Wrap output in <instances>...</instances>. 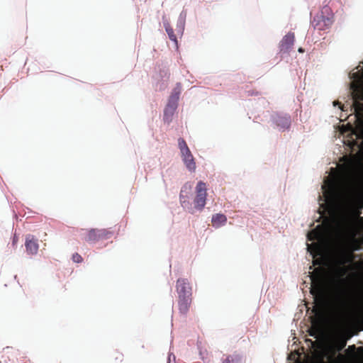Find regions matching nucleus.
Returning <instances> with one entry per match:
<instances>
[{"instance_id":"nucleus-7","label":"nucleus","mask_w":363,"mask_h":363,"mask_svg":"<svg viewBox=\"0 0 363 363\" xmlns=\"http://www.w3.org/2000/svg\"><path fill=\"white\" fill-rule=\"evenodd\" d=\"M322 13H326L327 15L325 16H319V30L328 28L333 23V14L329 7H324L322 10Z\"/></svg>"},{"instance_id":"nucleus-28","label":"nucleus","mask_w":363,"mask_h":363,"mask_svg":"<svg viewBox=\"0 0 363 363\" xmlns=\"http://www.w3.org/2000/svg\"><path fill=\"white\" fill-rule=\"evenodd\" d=\"M318 199H319V201H322V197L320 194H319Z\"/></svg>"},{"instance_id":"nucleus-8","label":"nucleus","mask_w":363,"mask_h":363,"mask_svg":"<svg viewBox=\"0 0 363 363\" xmlns=\"http://www.w3.org/2000/svg\"><path fill=\"white\" fill-rule=\"evenodd\" d=\"M352 98L354 106L356 109L363 111V85L357 86L352 91Z\"/></svg>"},{"instance_id":"nucleus-13","label":"nucleus","mask_w":363,"mask_h":363,"mask_svg":"<svg viewBox=\"0 0 363 363\" xmlns=\"http://www.w3.org/2000/svg\"><path fill=\"white\" fill-rule=\"evenodd\" d=\"M182 155L183 161H184L186 168L191 172H194L196 166V162H194V157H193L191 151H189V152H186V154L183 153V154H182Z\"/></svg>"},{"instance_id":"nucleus-25","label":"nucleus","mask_w":363,"mask_h":363,"mask_svg":"<svg viewBox=\"0 0 363 363\" xmlns=\"http://www.w3.org/2000/svg\"><path fill=\"white\" fill-rule=\"evenodd\" d=\"M348 223H349L348 219H347V218H344V219H343V223H344V225H347V224H348Z\"/></svg>"},{"instance_id":"nucleus-29","label":"nucleus","mask_w":363,"mask_h":363,"mask_svg":"<svg viewBox=\"0 0 363 363\" xmlns=\"http://www.w3.org/2000/svg\"><path fill=\"white\" fill-rule=\"evenodd\" d=\"M336 104H339L338 102H334V105L335 106Z\"/></svg>"},{"instance_id":"nucleus-15","label":"nucleus","mask_w":363,"mask_h":363,"mask_svg":"<svg viewBox=\"0 0 363 363\" xmlns=\"http://www.w3.org/2000/svg\"><path fill=\"white\" fill-rule=\"evenodd\" d=\"M98 229H91L84 235V240L86 242H96L100 240L99 236L98 235Z\"/></svg>"},{"instance_id":"nucleus-27","label":"nucleus","mask_w":363,"mask_h":363,"mask_svg":"<svg viewBox=\"0 0 363 363\" xmlns=\"http://www.w3.org/2000/svg\"><path fill=\"white\" fill-rule=\"evenodd\" d=\"M298 52H303L304 50H303V49L302 48H298Z\"/></svg>"},{"instance_id":"nucleus-16","label":"nucleus","mask_w":363,"mask_h":363,"mask_svg":"<svg viewBox=\"0 0 363 363\" xmlns=\"http://www.w3.org/2000/svg\"><path fill=\"white\" fill-rule=\"evenodd\" d=\"M181 91H182V86L180 84H177L176 85V86L174 88V89L172 90L168 101L178 104V101L179 99V95L181 94Z\"/></svg>"},{"instance_id":"nucleus-3","label":"nucleus","mask_w":363,"mask_h":363,"mask_svg":"<svg viewBox=\"0 0 363 363\" xmlns=\"http://www.w3.org/2000/svg\"><path fill=\"white\" fill-rule=\"evenodd\" d=\"M350 337V335L347 336L345 333L335 330L328 334L325 342L323 343V350L332 351L333 354L335 351L340 352L346 346Z\"/></svg>"},{"instance_id":"nucleus-18","label":"nucleus","mask_w":363,"mask_h":363,"mask_svg":"<svg viewBox=\"0 0 363 363\" xmlns=\"http://www.w3.org/2000/svg\"><path fill=\"white\" fill-rule=\"evenodd\" d=\"M357 347L354 345H350L347 349L345 350V352L347 356L350 359H354L357 357Z\"/></svg>"},{"instance_id":"nucleus-5","label":"nucleus","mask_w":363,"mask_h":363,"mask_svg":"<svg viewBox=\"0 0 363 363\" xmlns=\"http://www.w3.org/2000/svg\"><path fill=\"white\" fill-rule=\"evenodd\" d=\"M178 297H191L192 289L187 279L179 278L176 284Z\"/></svg>"},{"instance_id":"nucleus-21","label":"nucleus","mask_w":363,"mask_h":363,"mask_svg":"<svg viewBox=\"0 0 363 363\" xmlns=\"http://www.w3.org/2000/svg\"><path fill=\"white\" fill-rule=\"evenodd\" d=\"M240 360L238 355H228L223 362V363H238Z\"/></svg>"},{"instance_id":"nucleus-23","label":"nucleus","mask_w":363,"mask_h":363,"mask_svg":"<svg viewBox=\"0 0 363 363\" xmlns=\"http://www.w3.org/2000/svg\"><path fill=\"white\" fill-rule=\"evenodd\" d=\"M72 260L74 262L80 263L82 262V257L78 253H75L72 255Z\"/></svg>"},{"instance_id":"nucleus-1","label":"nucleus","mask_w":363,"mask_h":363,"mask_svg":"<svg viewBox=\"0 0 363 363\" xmlns=\"http://www.w3.org/2000/svg\"><path fill=\"white\" fill-rule=\"evenodd\" d=\"M322 217H319V363H342L345 361L344 354L335 351L323 350L322 330V225L320 224Z\"/></svg>"},{"instance_id":"nucleus-20","label":"nucleus","mask_w":363,"mask_h":363,"mask_svg":"<svg viewBox=\"0 0 363 363\" xmlns=\"http://www.w3.org/2000/svg\"><path fill=\"white\" fill-rule=\"evenodd\" d=\"M165 30L169 39L175 43H177V36L174 34L173 28L170 26L167 25L165 26Z\"/></svg>"},{"instance_id":"nucleus-10","label":"nucleus","mask_w":363,"mask_h":363,"mask_svg":"<svg viewBox=\"0 0 363 363\" xmlns=\"http://www.w3.org/2000/svg\"><path fill=\"white\" fill-rule=\"evenodd\" d=\"M25 246L26 252L30 255L37 254L39 248L38 240L35 239L34 236L28 235L26 237Z\"/></svg>"},{"instance_id":"nucleus-6","label":"nucleus","mask_w":363,"mask_h":363,"mask_svg":"<svg viewBox=\"0 0 363 363\" xmlns=\"http://www.w3.org/2000/svg\"><path fill=\"white\" fill-rule=\"evenodd\" d=\"M295 41V35L294 33H288L286 35H284L282 40L279 43V50L281 52H289Z\"/></svg>"},{"instance_id":"nucleus-24","label":"nucleus","mask_w":363,"mask_h":363,"mask_svg":"<svg viewBox=\"0 0 363 363\" xmlns=\"http://www.w3.org/2000/svg\"><path fill=\"white\" fill-rule=\"evenodd\" d=\"M114 356H115L116 360H118L120 362H121L123 360V354L122 353L116 352L114 354Z\"/></svg>"},{"instance_id":"nucleus-26","label":"nucleus","mask_w":363,"mask_h":363,"mask_svg":"<svg viewBox=\"0 0 363 363\" xmlns=\"http://www.w3.org/2000/svg\"><path fill=\"white\" fill-rule=\"evenodd\" d=\"M357 265H360L361 268H363V260L361 262L357 263Z\"/></svg>"},{"instance_id":"nucleus-2","label":"nucleus","mask_w":363,"mask_h":363,"mask_svg":"<svg viewBox=\"0 0 363 363\" xmlns=\"http://www.w3.org/2000/svg\"><path fill=\"white\" fill-rule=\"evenodd\" d=\"M352 262V257L343 252H340L333 257L332 274L333 277L338 281H343L349 275V272L353 269L351 265L345 264Z\"/></svg>"},{"instance_id":"nucleus-22","label":"nucleus","mask_w":363,"mask_h":363,"mask_svg":"<svg viewBox=\"0 0 363 363\" xmlns=\"http://www.w3.org/2000/svg\"><path fill=\"white\" fill-rule=\"evenodd\" d=\"M191 186L190 185H187V184H185L182 190H181V192H180V195H179V198H180V201L181 202H184L185 201V196L183 195L184 192V191H186V192H189L191 191Z\"/></svg>"},{"instance_id":"nucleus-11","label":"nucleus","mask_w":363,"mask_h":363,"mask_svg":"<svg viewBox=\"0 0 363 363\" xmlns=\"http://www.w3.org/2000/svg\"><path fill=\"white\" fill-rule=\"evenodd\" d=\"M191 297H178V308L182 315H186L191 304Z\"/></svg>"},{"instance_id":"nucleus-14","label":"nucleus","mask_w":363,"mask_h":363,"mask_svg":"<svg viewBox=\"0 0 363 363\" xmlns=\"http://www.w3.org/2000/svg\"><path fill=\"white\" fill-rule=\"evenodd\" d=\"M227 222V217L222 213H216L212 216L211 223L213 227L218 228L225 225Z\"/></svg>"},{"instance_id":"nucleus-19","label":"nucleus","mask_w":363,"mask_h":363,"mask_svg":"<svg viewBox=\"0 0 363 363\" xmlns=\"http://www.w3.org/2000/svg\"><path fill=\"white\" fill-rule=\"evenodd\" d=\"M178 145L182 154H186V152H189L190 150L188 147L186 141L183 138H179L178 140Z\"/></svg>"},{"instance_id":"nucleus-17","label":"nucleus","mask_w":363,"mask_h":363,"mask_svg":"<svg viewBox=\"0 0 363 363\" xmlns=\"http://www.w3.org/2000/svg\"><path fill=\"white\" fill-rule=\"evenodd\" d=\"M98 235L101 240H106L113 235V232L106 229H98Z\"/></svg>"},{"instance_id":"nucleus-9","label":"nucleus","mask_w":363,"mask_h":363,"mask_svg":"<svg viewBox=\"0 0 363 363\" xmlns=\"http://www.w3.org/2000/svg\"><path fill=\"white\" fill-rule=\"evenodd\" d=\"M274 122L281 129L285 130L291 125V117L289 115L277 114L274 116Z\"/></svg>"},{"instance_id":"nucleus-12","label":"nucleus","mask_w":363,"mask_h":363,"mask_svg":"<svg viewBox=\"0 0 363 363\" xmlns=\"http://www.w3.org/2000/svg\"><path fill=\"white\" fill-rule=\"evenodd\" d=\"M177 104L168 101V103L164 111V120L165 121L169 123L172 121V117L177 108Z\"/></svg>"},{"instance_id":"nucleus-4","label":"nucleus","mask_w":363,"mask_h":363,"mask_svg":"<svg viewBox=\"0 0 363 363\" xmlns=\"http://www.w3.org/2000/svg\"><path fill=\"white\" fill-rule=\"evenodd\" d=\"M207 187L206 183L200 181L196 186V196L194 200V206L199 210H202L206 203Z\"/></svg>"}]
</instances>
